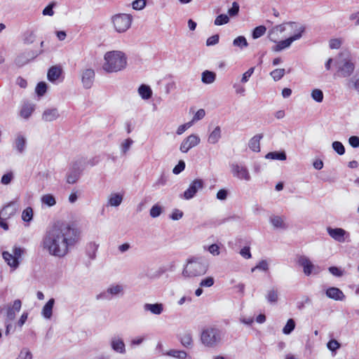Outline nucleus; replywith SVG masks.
Returning a JSON list of instances; mask_svg holds the SVG:
<instances>
[{"label":"nucleus","instance_id":"f257e3e1","mask_svg":"<svg viewBox=\"0 0 359 359\" xmlns=\"http://www.w3.org/2000/svg\"><path fill=\"white\" fill-rule=\"evenodd\" d=\"M81 240L80 230L69 224L55 225L47 230L41 245L50 255L64 257Z\"/></svg>","mask_w":359,"mask_h":359},{"label":"nucleus","instance_id":"f03ea898","mask_svg":"<svg viewBox=\"0 0 359 359\" xmlns=\"http://www.w3.org/2000/svg\"><path fill=\"white\" fill-rule=\"evenodd\" d=\"M103 69L108 73L118 72L124 69L127 65V57L124 53L119 50L107 52L104 57Z\"/></svg>","mask_w":359,"mask_h":359},{"label":"nucleus","instance_id":"7ed1b4c3","mask_svg":"<svg viewBox=\"0 0 359 359\" xmlns=\"http://www.w3.org/2000/svg\"><path fill=\"white\" fill-rule=\"evenodd\" d=\"M224 333L216 327H209L203 330L201 334V341L207 347L214 348L219 346L223 340Z\"/></svg>","mask_w":359,"mask_h":359},{"label":"nucleus","instance_id":"20e7f679","mask_svg":"<svg viewBox=\"0 0 359 359\" xmlns=\"http://www.w3.org/2000/svg\"><path fill=\"white\" fill-rule=\"evenodd\" d=\"M208 269V264L201 258L193 257L188 259L182 271V276L184 278L201 276L206 273Z\"/></svg>","mask_w":359,"mask_h":359},{"label":"nucleus","instance_id":"39448f33","mask_svg":"<svg viewBox=\"0 0 359 359\" xmlns=\"http://www.w3.org/2000/svg\"><path fill=\"white\" fill-rule=\"evenodd\" d=\"M290 25V30L293 31L294 34L285 40L276 41V45L272 48L273 51L279 52L291 46L292 42L302 38V34L305 31V27L299 23H291Z\"/></svg>","mask_w":359,"mask_h":359},{"label":"nucleus","instance_id":"423d86ee","mask_svg":"<svg viewBox=\"0 0 359 359\" xmlns=\"http://www.w3.org/2000/svg\"><path fill=\"white\" fill-rule=\"evenodd\" d=\"M336 65L337 67V74L340 77L350 76L355 69V65L351 61L349 54L346 52L339 54L336 59Z\"/></svg>","mask_w":359,"mask_h":359},{"label":"nucleus","instance_id":"0eeeda50","mask_svg":"<svg viewBox=\"0 0 359 359\" xmlns=\"http://www.w3.org/2000/svg\"><path fill=\"white\" fill-rule=\"evenodd\" d=\"M111 23L117 33H125L131 27L133 18L130 14L117 13L111 17Z\"/></svg>","mask_w":359,"mask_h":359},{"label":"nucleus","instance_id":"6e6552de","mask_svg":"<svg viewBox=\"0 0 359 359\" xmlns=\"http://www.w3.org/2000/svg\"><path fill=\"white\" fill-rule=\"evenodd\" d=\"M328 235L338 243L349 241L350 233L342 228H332L328 226L326 229Z\"/></svg>","mask_w":359,"mask_h":359},{"label":"nucleus","instance_id":"1a4fd4ad","mask_svg":"<svg viewBox=\"0 0 359 359\" xmlns=\"http://www.w3.org/2000/svg\"><path fill=\"white\" fill-rule=\"evenodd\" d=\"M231 170L233 177L241 180L250 181L251 176L247 167L238 163H232Z\"/></svg>","mask_w":359,"mask_h":359},{"label":"nucleus","instance_id":"9d476101","mask_svg":"<svg viewBox=\"0 0 359 359\" xmlns=\"http://www.w3.org/2000/svg\"><path fill=\"white\" fill-rule=\"evenodd\" d=\"M124 293V287L122 285H111L107 290L97 296V299H110L114 296H122Z\"/></svg>","mask_w":359,"mask_h":359},{"label":"nucleus","instance_id":"9b49d317","mask_svg":"<svg viewBox=\"0 0 359 359\" xmlns=\"http://www.w3.org/2000/svg\"><path fill=\"white\" fill-rule=\"evenodd\" d=\"M43 53V50H28L25 51L24 53L19 55L15 62V64L18 66H23L28 63L29 61L36 58L38 55Z\"/></svg>","mask_w":359,"mask_h":359},{"label":"nucleus","instance_id":"f8f14e48","mask_svg":"<svg viewBox=\"0 0 359 359\" xmlns=\"http://www.w3.org/2000/svg\"><path fill=\"white\" fill-rule=\"evenodd\" d=\"M204 182L201 179H196L191 182L189 188L183 193L182 197L186 200L191 199L195 196L198 190L202 189Z\"/></svg>","mask_w":359,"mask_h":359},{"label":"nucleus","instance_id":"ddd939ff","mask_svg":"<svg viewBox=\"0 0 359 359\" xmlns=\"http://www.w3.org/2000/svg\"><path fill=\"white\" fill-rule=\"evenodd\" d=\"M200 142L201 139L197 135L191 134L182 142L180 150L182 153H187L191 148L196 147Z\"/></svg>","mask_w":359,"mask_h":359},{"label":"nucleus","instance_id":"4468645a","mask_svg":"<svg viewBox=\"0 0 359 359\" xmlns=\"http://www.w3.org/2000/svg\"><path fill=\"white\" fill-rule=\"evenodd\" d=\"M295 23L294 22H289L283 23L281 25H278L273 27L268 32L269 39L273 42H276L279 38V33L281 34L287 30V28L289 27L290 29V24Z\"/></svg>","mask_w":359,"mask_h":359},{"label":"nucleus","instance_id":"2eb2a0df","mask_svg":"<svg viewBox=\"0 0 359 359\" xmlns=\"http://www.w3.org/2000/svg\"><path fill=\"white\" fill-rule=\"evenodd\" d=\"M81 77L83 88L89 89L93 86L94 83L95 72L93 69H86L82 71Z\"/></svg>","mask_w":359,"mask_h":359},{"label":"nucleus","instance_id":"dca6fc26","mask_svg":"<svg viewBox=\"0 0 359 359\" xmlns=\"http://www.w3.org/2000/svg\"><path fill=\"white\" fill-rule=\"evenodd\" d=\"M18 205L15 202H11L8 205H5L0 210V219H8L18 211Z\"/></svg>","mask_w":359,"mask_h":359},{"label":"nucleus","instance_id":"f3484780","mask_svg":"<svg viewBox=\"0 0 359 359\" xmlns=\"http://www.w3.org/2000/svg\"><path fill=\"white\" fill-rule=\"evenodd\" d=\"M111 349L121 354H125L126 352V345L123 339L119 336H114L110 340Z\"/></svg>","mask_w":359,"mask_h":359},{"label":"nucleus","instance_id":"a211bd4d","mask_svg":"<svg viewBox=\"0 0 359 359\" xmlns=\"http://www.w3.org/2000/svg\"><path fill=\"white\" fill-rule=\"evenodd\" d=\"M60 114L57 108H47L46 109L41 116V119L45 122H52L57 120Z\"/></svg>","mask_w":359,"mask_h":359},{"label":"nucleus","instance_id":"6ab92c4d","mask_svg":"<svg viewBox=\"0 0 359 359\" xmlns=\"http://www.w3.org/2000/svg\"><path fill=\"white\" fill-rule=\"evenodd\" d=\"M297 263L303 267L304 273L306 276H310L311 274L314 265L307 257L304 255L299 256L297 259Z\"/></svg>","mask_w":359,"mask_h":359},{"label":"nucleus","instance_id":"aec40b11","mask_svg":"<svg viewBox=\"0 0 359 359\" xmlns=\"http://www.w3.org/2000/svg\"><path fill=\"white\" fill-rule=\"evenodd\" d=\"M21 305V301L20 299H16L13 302L12 305L8 306L6 313L8 320L12 321L15 319L16 313L20 310Z\"/></svg>","mask_w":359,"mask_h":359},{"label":"nucleus","instance_id":"412c9836","mask_svg":"<svg viewBox=\"0 0 359 359\" xmlns=\"http://www.w3.org/2000/svg\"><path fill=\"white\" fill-rule=\"evenodd\" d=\"M326 295L329 298L333 299L337 301H341L344 300L345 298V295L344 294L343 292L339 288L334 287L328 288L326 290Z\"/></svg>","mask_w":359,"mask_h":359},{"label":"nucleus","instance_id":"4be33fe9","mask_svg":"<svg viewBox=\"0 0 359 359\" xmlns=\"http://www.w3.org/2000/svg\"><path fill=\"white\" fill-rule=\"evenodd\" d=\"M143 308L145 311H149L151 313L154 315H160L163 311V304L161 303H147L144 305Z\"/></svg>","mask_w":359,"mask_h":359},{"label":"nucleus","instance_id":"5701e85b","mask_svg":"<svg viewBox=\"0 0 359 359\" xmlns=\"http://www.w3.org/2000/svg\"><path fill=\"white\" fill-rule=\"evenodd\" d=\"M2 257L8 265H9L13 270L16 269L19 266L20 261L16 259V257H15L13 253L4 251L2 253Z\"/></svg>","mask_w":359,"mask_h":359},{"label":"nucleus","instance_id":"b1692460","mask_svg":"<svg viewBox=\"0 0 359 359\" xmlns=\"http://www.w3.org/2000/svg\"><path fill=\"white\" fill-rule=\"evenodd\" d=\"M62 69L60 67L53 66L48 71V73H47L48 79L51 82H54L57 79H59V77L62 74Z\"/></svg>","mask_w":359,"mask_h":359},{"label":"nucleus","instance_id":"393cba45","mask_svg":"<svg viewBox=\"0 0 359 359\" xmlns=\"http://www.w3.org/2000/svg\"><path fill=\"white\" fill-rule=\"evenodd\" d=\"M81 175V170L77 168H72L69 170V171L67 174V182L68 184H74L76 183Z\"/></svg>","mask_w":359,"mask_h":359},{"label":"nucleus","instance_id":"a878e982","mask_svg":"<svg viewBox=\"0 0 359 359\" xmlns=\"http://www.w3.org/2000/svg\"><path fill=\"white\" fill-rule=\"evenodd\" d=\"M55 304V299L53 298L50 299L48 302L43 306L41 315L46 319H50L53 315V308Z\"/></svg>","mask_w":359,"mask_h":359},{"label":"nucleus","instance_id":"bb28decb","mask_svg":"<svg viewBox=\"0 0 359 359\" xmlns=\"http://www.w3.org/2000/svg\"><path fill=\"white\" fill-rule=\"evenodd\" d=\"M222 137V130L219 126H217L210 133L208 136V141L211 144H217Z\"/></svg>","mask_w":359,"mask_h":359},{"label":"nucleus","instance_id":"cd10ccee","mask_svg":"<svg viewBox=\"0 0 359 359\" xmlns=\"http://www.w3.org/2000/svg\"><path fill=\"white\" fill-rule=\"evenodd\" d=\"M216 80V74L214 72L205 70L201 74V81L205 84H212Z\"/></svg>","mask_w":359,"mask_h":359},{"label":"nucleus","instance_id":"c85d7f7f","mask_svg":"<svg viewBox=\"0 0 359 359\" xmlns=\"http://www.w3.org/2000/svg\"><path fill=\"white\" fill-rule=\"evenodd\" d=\"M262 138V135H256L252 137L248 143L249 148L255 152H259L260 151V140Z\"/></svg>","mask_w":359,"mask_h":359},{"label":"nucleus","instance_id":"c756f323","mask_svg":"<svg viewBox=\"0 0 359 359\" xmlns=\"http://www.w3.org/2000/svg\"><path fill=\"white\" fill-rule=\"evenodd\" d=\"M179 339L183 346L186 348H191L193 346V338L190 332H184L180 334Z\"/></svg>","mask_w":359,"mask_h":359},{"label":"nucleus","instance_id":"7c9ffc66","mask_svg":"<svg viewBox=\"0 0 359 359\" xmlns=\"http://www.w3.org/2000/svg\"><path fill=\"white\" fill-rule=\"evenodd\" d=\"M123 195L118 193L111 194L108 199V205L110 206L117 207L121 205L123 201Z\"/></svg>","mask_w":359,"mask_h":359},{"label":"nucleus","instance_id":"2f4dec72","mask_svg":"<svg viewBox=\"0 0 359 359\" xmlns=\"http://www.w3.org/2000/svg\"><path fill=\"white\" fill-rule=\"evenodd\" d=\"M270 222L276 229H285L287 228L284 219L280 216H271L270 217Z\"/></svg>","mask_w":359,"mask_h":359},{"label":"nucleus","instance_id":"473e14b6","mask_svg":"<svg viewBox=\"0 0 359 359\" xmlns=\"http://www.w3.org/2000/svg\"><path fill=\"white\" fill-rule=\"evenodd\" d=\"M138 93L143 100H148L152 96L151 88L145 84H142L138 88Z\"/></svg>","mask_w":359,"mask_h":359},{"label":"nucleus","instance_id":"72a5a7b5","mask_svg":"<svg viewBox=\"0 0 359 359\" xmlns=\"http://www.w3.org/2000/svg\"><path fill=\"white\" fill-rule=\"evenodd\" d=\"M34 110V108L32 104L29 103L24 104L20 112V116L27 119L32 115Z\"/></svg>","mask_w":359,"mask_h":359},{"label":"nucleus","instance_id":"f704fd0d","mask_svg":"<svg viewBox=\"0 0 359 359\" xmlns=\"http://www.w3.org/2000/svg\"><path fill=\"white\" fill-rule=\"evenodd\" d=\"M15 148L20 153L23 152L26 145L25 137L23 135L18 134L15 140Z\"/></svg>","mask_w":359,"mask_h":359},{"label":"nucleus","instance_id":"c9c22d12","mask_svg":"<svg viewBox=\"0 0 359 359\" xmlns=\"http://www.w3.org/2000/svg\"><path fill=\"white\" fill-rule=\"evenodd\" d=\"M265 158L267 159H272V160H280V161H285L287 158L286 154L285 151H272L269 152L266 156Z\"/></svg>","mask_w":359,"mask_h":359},{"label":"nucleus","instance_id":"e433bc0d","mask_svg":"<svg viewBox=\"0 0 359 359\" xmlns=\"http://www.w3.org/2000/svg\"><path fill=\"white\" fill-rule=\"evenodd\" d=\"M166 355L171 356L178 359H185L187 356V352L176 349H171L165 353Z\"/></svg>","mask_w":359,"mask_h":359},{"label":"nucleus","instance_id":"4c0bfd02","mask_svg":"<svg viewBox=\"0 0 359 359\" xmlns=\"http://www.w3.org/2000/svg\"><path fill=\"white\" fill-rule=\"evenodd\" d=\"M41 201L43 204H45L48 207H52L56 203L55 197L52 194H49L42 196Z\"/></svg>","mask_w":359,"mask_h":359},{"label":"nucleus","instance_id":"58836bf2","mask_svg":"<svg viewBox=\"0 0 359 359\" xmlns=\"http://www.w3.org/2000/svg\"><path fill=\"white\" fill-rule=\"evenodd\" d=\"M266 298L269 303H276L278 299V291L275 289L268 290Z\"/></svg>","mask_w":359,"mask_h":359},{"label":"nucleus","instance_id":"ea45409f","mask_svg":"<svg viewBox=\"0 0 359 359\" xmlns=\"http://www.w3.org/2000/svg\"><path fill=\"white\" fill-rule=\"evenodd\" d=\"M33 209L31 207H27L22 211V219L24 222H29L33 219Z\"/></svg>","mask_w":359,"mask_h":359},{"label":"nucleus","instance_id":"a19ab883","mask_svg":"<svg viewBox=\"0 0 359 359\" xmlns=\"http://www.w3.org/2000/svg\"><path fill=\"white\" fill-rule=\"evenodd\" d=\"M294 328L295 321L292 318H290L287 321L286 325L283 328V332L285 334H290L294 330Z\"/></svg>","mask_w":359,"mask_h":359},{"label":"nucleus","instance_id":"79ce46f5","mask_svg":"<svg viewBox=\"0 0 359 359\" xmlns=\"http://www.w3.org/2000/svg\"><path fill=\"white\" fill-rule=\"evenodd\" d=\"M266 31V28L265 26L260 25L258 27H256L252 32V38L253 39H258L263 36Z\"/></svg>","mask_w":359,"mask_h":359},{"label":"nucleus","instance_id":"37998d69","mask_svg":"<svg viewBox=\"0 0 359 359\" xmlns=\"http://www.w3.org/2000/svg\"><path fill=\"white\" fill-rule=\"evenodd\" d=\"M233 44L234 46H237L241 48L247 47L248 46L246 39L243 36H240L236 38L233 41Z\"/></svg>","mask_w":359,"mask_h":359},{"label":"nucleus","instance_id":"c03bdc74","mask_svg":"<svg viewBox=\"0 0 359 359\" xmlns=\"http://www.w3.org/2000/svg\"><path fill=\"white\" fill-rule=\"evenodd\" d=\"M229 22V18L226 14H220L219 15L215 20V25L217 26H220L222 25L227 24Z\"/></svg>","mask_w":359,"mask_h":359},{"label":"nucleus","instance_id":"a18cd8bd","mask_svg":"<svg viewBox=\"0 0 359 359\" xmlns=\"http://www.w3.org/2000/svg\"><path fill=\"white\" fill-rule=\"evenodd\" d=\"M285 73V69H276L271 72V76L274 81H277L281 79Z\"/></svg>","mask_w":359,"mask_h":359},{"label":"nucleus","instance_id":"49530a36","mask_svg":"<svg viewBox=\"0 0 359 359\" xmlns=\"http://www.w3.org/2000/svg\"><path fill=\"white\" fill-rule=\"evenodd\" d=\"M311 97L317 102H322L323 100V93L320 89H314L311 92Z\"/></svg>","mask_w":359,"mask_h":359},{"label":"nucleus","instance_id":"de8ad7c7","mask_svg":"<svg viewBox=\"0 0 359 359\" xmlns=\"http://www.w3.org/2000/svg\"><path fill=\"white\" fill-rule=\"evenodd\" d=\"M36 35L34 32H27L25 33L23 36V42L25 44L29 45L35 41Z\"/></svg>","mask_w":359,"mask_h":359},{"label":"nucleus","instance_id":"09e8293b","mask_svg":"<svg viewBox=\"0 0 359 359\" xmlns=\"http://www.w3.org/2000/svg\"><path fill=\"white\" fill-rule=\"evenodd\" d=\"M332 149L339 154L343 155L345 153V148L341 142L339 141H334L332 144Z\"/></svg>","mask_w":359,"mask_h":359},{"label":"nucleus","instance_id":"8fccbe9b","mask_svg":"<svg viewBox=\"0 0 359 359\" xmlns=\"http://www.w3.org/2000/svg\"><path fill=\"white\" fill-rule=\"evenodd\" d=\"M56 6V3L53 1L48 4L42 11L43 15L53 16L54 15L53 8Z\"/></svg>","mask_w":359,"mask_h":359},{"label":"nucleus","instance_id":"3c124183","mask_svg":"<svg viewBox=\"0 0 359 359\" xmlns=\"http://www.w3.org/2000/svg\"><path fill=\"white\" fill-rule=\"evenodd\" d=\"M133 141L130 138L126 139L121 145V151L123 154H126L130 149Z\"/></svg>","mask_w":359,"mask_h":359},{"label":"nucleus","instance_id":"603ef678","mask_svg":"<svg viewBox=\"0 0 359 359\" xmlns=\"http://www.w3.org/2000/svg\"><path fill=\"white\" fill-rule=\"evenodd\" d=\"M162 212V208L158 205H154L150 210V216L153 218L158 217Z\"/></svg>","mask_w":359,"mask_h":359},{"label":"nucleus","instance_id":"864d4df0","mask_svg":"<svg viewBox=\"0 0 359 359\" xmlns=\"http://www.w3.org/2000/svg\"><path fill=\"white\" fill-rule=\"evenodd\" d=\"M47 86L44 82H39L36 87V93L38 95L42 96L46 92Z\"/></svg>","mask_w":359,"mask_h":359},{"label":"nucleus","instance_id":"5fc2aeb1","mask_svg":"<svg viewBox=\"0 0 359 359\" xmlns=\"http://www.w3.org/2000/svg\"><path fill=\"white\" fill-rule=\"evenodd\" d=\"M239 8V4L236 1H234L232 4V7L228 10V14L231 17L236 16L238 14Z\"/></svg>","mask_w":359,"mask_h":359},{"label":"nucleus","instance_id":"6e6d98bb","mask_svg":"<svg viewBox=\"0 0 359 359\" xmlns=\"http://www.w3.org/2000/svg\"><path fill=\"white\" fill-rule=\"evenodd\" d=\"M256 269L262 271H267L269 269V264L266 260H262L259 264L251 269L252 272H254Z\"/></svg>","mask_w":359,"mask_h":359},{"label":"nucleus","instance_id":"4d7b16f0","mask_svg":"<svg viewBox=\"0 0 359 359\" xmlns=\"http://www.w3.org/2000/svg\"><path fill=\"white\" fill-rule=\"evenodd\" d=\"M25 252V250L24 248L17 246H14L13 249V254L15 256V257H16V259L18 261H20Z\"/></svg>","mask_w":359,"mask_h":359},{"label":"nucleus","instance_id":"13d9d810","mask_svg":"<svg viewBox=\"0 0 359 359\" xmlns=\"http://www.w3.org/2000/svg\"><path fill=\"white\" fill-rule=\"evenodd\" d=\"M16 359H32V354L27 348H23Z\"/></svg>","mask_w":359,"mask_h":359},{"label":"nucleus","instance_id":"bf43d9fd","mask_svg":"<svg viewBox=\"0 0 359 359\" xmlns=\"http://www.w3.org/2000/svg\"><path fill=\"white\" fill-rule=\"evenodd\" d=\"M132 6L135 10H142L146 6V0H135L133 2Z\"/></svg>","mask_w":359,"mask_h":359},{"label":"nucleus","instance_id":"052dcab7","mask_svg":"<svg viewBox=\"0 0 359 359\" xmlns=\"http://www.w3.org/2000/svg\"><path fill=\"white\" fill-rule=\"evenodd\" d=\"M185 168V163L184 161L182 160H180L177 165H176L173 170H172V172L175 175H178L180 174L182 171H183Z\"/></svg>","mask_w":359,"mask_h":359},{"label":"nucleus","instance_id":"680f3d73","mask_svg":"<svg viewBox=\"0 0 359 359\" xmlns=\"http://www.w3.org/2000/svg\"><path fill=\"white\" fill-rule=\"evenodd\" d=\"M214 283L215 280L212 277H207L201 281L200 286L209 287L213 285Z\"/></svg>","mask_w":359,"mask_h":359},{"label":"nucleus","instance_id":"e2e57ef3","mask_svg":"<svg viewBox=\"0 0 359 359\" xmlns=\"http://www.w3.org/2000/svg\"><path fill=\"white\" fill-rule=\"evenodd\" d=\"M327 346L332 351H335L340 347V344L335 339H331L328 341Z\"/></svg>","mask_w":359,"mask_h":359},{"label":"nucleus","instance_id":"0e129e2a","mask_svg":"<svg viewBox=\"0 0 359 359\" xmlns=\"http://www.w3.org/2000/svg\"><path fill=\"white\" fill-rule=\"evenodd\" d=\"M205 116V110L203 109H200L196 112V114H194L193 119L191 122H192V123H193L194 122L198 121L203 118Z\"/></svg>","mask_w":359,"mask_h":359},{"label":"nucleus","instance_id":"69168bd1","mask_svg":"<svg viewBox=\"0 0 359 359\" xmlns=\"http://www.w3.org/2000/svg\"><path fill=\"white\" fill-rule=\"evenodd\" d=\"M311 303V299L305 296L303 297L302 300L297 302V307L299 310H302L306 304H310Z\"/></svg>","mask_w":359,"mask_h":359},{"label":"nucleus","instance_id":"338daca9","mask_svg":"<svg viewBox=\"0 0 359 359\" xmlns=\"http://www.w3.org/2000/svg\"><path fill=\"white\" fill-rule=\"evenodd\" d=\"M192 126V122H188L183 125L180 126L176 131V133L178 135L183 134L188 128H189Z\"/></svg>","mask_w":359,"mask_h":359},{"label":"nucleus","instance_id":"774afa93","mask_svg":"<svg viewBox=\"0 0 359 359\" xmlns=\"http://www.w3.org/2000/svg\"><path fill=\"white\" fill-rule=\"evenodd\" d=\"M349 144L353 148L359 147V137L351 136L348 139Z\"/></svg>","mask_w":359,"mask_h":359}]
</instances>
